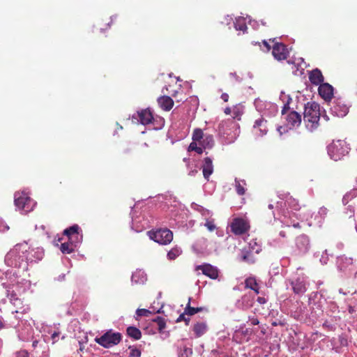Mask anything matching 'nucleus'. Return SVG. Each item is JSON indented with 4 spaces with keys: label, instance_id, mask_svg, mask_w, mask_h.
Masks as SVG:
<instances>
[{
    "label": "nucleus",
    "instance_id": "obj_11",
    "mask_svg": "<svg viewBox=\"0 0 357 357\" xmlns=\"http://www.w3.org/2000/svg\"><path fill=\"white\" fill-rule=\"evenodd\" d=\"M195 270L202 271L204 275L210 278L211 279L215 280L218 278V268L210 264L197 266Z\"/></svg>",
    "mask_w": 357,
    "mask_h": 357
},
{
    "label": "nucleus",
    "instance_id": "obj_15",
    "mask_svg": "<svg viewBox=\"0 0 357 357\" xmlns=\"http://www.w3.org/2000/svg\"><path fill=\"white\" fill-rule=\"evenodd\" d=\"M160 107L164 111H169L174 106V100L168 96H162L157 100Z\"/></svg>",
    "mask_w": 357,
    "mask_h": 357
},
{
    "label": "nucleus",
    "instance_id": "obj_26",
    "mask_svg": "<svg viewBox=\"0 0 357 357\" xmlns=\"http://www.w3.org/2000/svg\"><path fill=\"white\" fill-rule=\"evenodd\" d=\"M190 301L191 298H189L188 303L186 305V307H185V314H187L188 316H192L195 314L196 313L202 312L205 310V307H194L190 306Z\"/></svg>",
    "mask_w": 357,
    "mask_h": 357
},
{
    "label": "nucleus",
    "instance_id": "obj_23",
    "mask_svg": "<svg viewBox=\"0 0 357 357\" xmlns=\"http://www.w3.org/2000/svg\"><path fill=\"white\" fill-rule=\"evenodd\" d=\"M192 331L196 337H199L206 332L207 325L204 322H197L193 326Z\"/></svg>",
    "mask_w": 357,
    "mask_h": 357
},
{
    "label": "nucleus",
    "instance_id": "obj_9",
    "mask_svg": "<svg viewBox=\"0 0 357 357\" xmlns=\"http://www.w3.org/2000/svg\"><path fill=\"white\" fill-rule=\"evenodd\" d=\"M331 111L337 117H344L349 112V107L342 100L337 99L333 102Z\"/></svg>",
    "mask_w": 357,
    "mask_h": 357
},
{
    "label": "nucleus",
    "instance_id": "obj_1",
    "mask_svg": "<svg viewBox=\"0 0 357 357\" xmlns=\"http://www.w3.org/2000/svg\"><path fill=\"white\" fill-rule=\"evenodd\" d=\"M29 249V246L26 242L16 244L6 254L5 263L10 267H21L22 264L28 259L27 252Z\"/></svg>",
    "mask_w": 357,
    "mask_h": 357
},
{
    "label": "nucleus",
    "instance_id": "obj_35",
    "mask_svg": "<svg viewBox=\"0 0 357 357\" xmlns=\"http://www.w3.org/2000/svg\"><path fill=\"white\" fill-rule=\"evenodd\" d=\"M153 321L156 323L159 332H162L163 330L166 328V321L163 317H157Z\"/></svg>",
    "mask_w": 357,
    "mask_h": 357
},
{
    "label": "nucleus",
    "instance_id": "obj_32",
    "mask_svg": "<svg viewBox=\"0 0 357 357\" xmlns=\"http://www.w3.org/2000/svg\"><path fill=\"white\" fill-rule=\"evenodd\" d=\"M244 185H246L244 180L239 181L237 178L235 179V187L236 192L238 195H243L245 193V189Z\"/></svg>",
    "mask_w": 357,
    "mask_h": 357
},
{
    "label": "nucleus",
    "instance_id": "obj_24",
    "mask_svg": "<svg viewBox=\"0 0 357 357\" xmlns=\"http://www.w3.org/2000/svg\"><path fill=\"white\" fill-rule=\"evenodd\" d=\"M267 121L263 118L257 119L255 122L254 128L255 130H259L261 135H266L268 130L266 126Z\"/></svg>",
    "mask_w": 357,
    "mask_h": 357
},
{
    "label": "nucleus",
    "instance_id": "obj_55",
    "mask_svg": "<svg viewBox=\"0 0 357 357\" xmlns=\"http://www.w3.org/2000/svg\"><path fill=\"white\" fill-rule=\"evenodd\" d=\"M130 151V150L129 149H127L124 151V153H128Z\"/></svg>",
    "mask_w": 357,
    "mask_h": 357
},
{
    "label": "nucleus",
    "instance_id": "obj_30",
    "mask_svg": "<svg viewBox=\"0 0 357 357\" xmlns=\"http://www.w3.org/2000/svg\"><path fill=\"white\" fill-rule=\"evenodd\" d=\"M249 245L247 248L251 252L259 254L261 251V245L257 239H252L249 241Z\"/></svg>",
    "mask_w": 357,
    "mask_h": 357
},
{
    "label": "nucleus",
    "instance_id": "obj_18",
    "mask_svg": "<svg viewBox=\"0 0 357 357\" xmlns=\"http://www.w3.org/2000/svg\"><path fill=\"white\" fill-rule=\"evenodd\" d=\"M202 172L204 177L208 180L210 176L213 172V162L211 158L206 157L204 160V164L202 165Z\"/></svg>",
    "mask_w": 357,
    "mask_h": 357
},
{
    "label": "nucleus",
    "instance_id": "obj_21",
    "mask_svg": "<svg viewBox=\"0 0 357 357\" xmlns=\"http://www.w3.org/2000/svg\"><path fill=\"white\" fill-rule=\"evenodd\" d=\"M255 254L254 252L245 248L241 252V260L248 264H254L256 261Z\"/></svg>",
    "mask_w": 357,
    "mask_h": 357
},
{
    "label": "nucleus",
    "instance_id": "obj_25",
    "mask_svg": "<svg viewBox=\"0 0 357 357\" xmlns=\"http://www.w3.org/2000/svg\"><path fill=\"white\" fill-rule=\"evenodd\" d=\"M245 288L250 289L253 290L255 294H258L259 293V285L254 278H248L245 280Z\"/></svg>",
    "mask_w": 357,
    "mask_h": 357
},
{
    "label": "nucleus",
    "instance_id": "obj_17",
    "mask_svg": "<svg viewBox=\"0 0 357 357\" xmlns=\"http://www.w3.org/2000/svg\"><path fill=\"white\" fill-rule=\"evenodd\" d=\"M293 291L296 294H302L306 291V283L303 278H297L291 282Z\"/></svg>",
    "mask_w": 357,
    "mask_h": 357
},
{
    "label": "nucleus",
    "instance_id": "obj_47",
    "mask_svg": "<svg viewBox=\"0 0 357 357\" xmlns=\"http://www.w3.org/2000/svg\"><path fill=\"white\" fill-rule=\"evenodd\" d=\"M257 301L260 303V304H264L266 302V300L265 298L264 297H258L257 298Z\"/></svg>",
    "mask_w": 357,
    "mask_h": 357
},
{
    "label": "nucleus",
    "instance_id": "obj_27",
    "mask_svg": "<svg viewBox=\"0 0 357 357\" xmlns=\"http://www.w3.org/2000/svg\"><path fill=\"white\" fill-rule=\"evenodd\" d=\"M234 114L232 119H229L227 121H222L219 125V130L220 131L225 132V126H227L228 125L234 124V119H237L238 120H240L241 118L239 116L241 115L238 111L234 110Z\"/></svg>",
    "mask_w": 357,
    "mask_h": 357
},
{
    "label": "nucleus",
    "instance_id": "obj_2",
    "mask_svg": "<svg viewBox=\"0 0 357 357\" xmlns=\"http://www.w3.org/2000/svg\"><path fill=\"white\" fill-rule=\"evenodd\" d=\"M320 116V105L317 102H308L305 105L303 121L307 129L316 130L319 126Z\"/></svg>",
    "mask_w": 357,
    "mask_h": 357
},
{
    "label": "nucleus",
    "instance_id": "obj_53",
    "mask_svg": "<svg viewBox=\"0 0 357 357\" xmlns=\"http://www.w3.org/2000/svg\"><path fill=\"white\" fill-rule=\"evenodd\" d=\"M79 350L82 351L84 349V347H83L82 343L80 341H79Z\"/></svg>",
    "mask_w": 357,
    "mask_h": 357
},
{
    "label": "nucleus",
    "instance_id": "obj_6",
    "mask_svg": "<svg viewBox=\"0 0 357 357\" xmlns=\"http://www.w3.org/2000/svg\"><path fill=\"white\" fill-rule=\"evenodd\" d=\"M275 38L269 40L273 43L272 47V55L275 59L279 61L286 60L289 55V52L287 47V45L282 43H275Z\"/></svg>",
    "mask_w": 357,
    "mask_h": 357
},
{
    "label": "nucleus",
    "instance_id": "obj_14",
    "mask_svg": "<svg viewBox=\"0 0 357 357\" xmlns=\"http://www.w3.org/2000/svg\"><path fill=\"white\" fill-rule=\"evenodd\" d=\"M296 245L301 252H306L310 247L309 238L305 234L300 235L296 238Z\"/></svg>",
    "mask_w": 357,
    "mask_h": 357
},
{
    "label": "nucleus",
    "instance_id": "obj_7",
    "mask_svg": "<svg viewBox=\"0 0 357 357\" xmlns=\"http://www.w3.org/2000/svg\"><path fill=\"white\" fill-rule=\"evenodd\" d=\"M250 228L249 221L242 218H234L231 224V230L235 235L244 234Z\"/></svg>",
    "mask_w": 357,
    "mask_h": 357
},
{
    "label": "nucleus",
    "instance_id": "obj_37",
    "mask_svg": "<svg viewBox=\"0 0 357 357\" xmlns=\"http://www.w3.org/2000/svg\"><path fill=\"white\" fill-rule=\"evenodd\" d=\"M252 44L259 45V46L261 47V50L264 51V52H269L272 49L271 45L268 43V41H266L265 40H262L261 43L256 42L255 43H252Z\"/></svg>",
    "mask_w": 357,
    "mask_h": 357
},
{
    "label": "nucleus",
    "instance_id": "obj_22",
    "mask_svg": "<svg viewBox=\"0 0 357 357\" xmlns=\"http://www.w3.org/2000/svg\"><path fill=\"white\" fill-rule=\"evenodd\" d=\"M79 243L73 241H68V242H65L61 243L60 250L64 254H70L74 252L75 248L77 247V245Z\"/></svg>",
    "mask_w": 357,
    "mask_h": 357
},
{
    "label": "nucleus",
    "instance_id": "obj_56",
    "mask_svg": "<svg viewBox=\"0 0 357 357\" xmlns=\"http://www.w3.org/2000/svg\"><path fill=\"white\" fill-rule=\"evenodd\" d=\"M268 208H269L270 209H273V204H269V205H268Z\"/></svg>",
    "mask_w": 357,
    "mask_h": 357
},
{
    "label": "nucleus",
    "instance_id": "obj_34",
    "mask_svg": "<svg viewBox=\"0 0 357 357\" xmlns=\"http://www.w3.org/2000/svg\"><path fill=\"white\" fill-rule=\"evenodd\" d=\"M204 136L205 135H204L202 130L197 128L194 130L192 134V142H199V143H200Z\"/></svg>",
    "mask_w": 357,
    "mask_h": 357
},
{
    "label": "nucleus",
    "instance_id": "obj_36",
    "mask_svg": "<svg viewBox=\"0 0 357 357\" xmlns=\"http://www.w3.org/2000/svg\"><path fill=\"white\" fill-rule=\"evenodd\" d=\"M203 146H197V142H192L189 146H188V151H195V152H197L198 154H202L203 153Z\"/></svg>",
    "mask_w": 357,
    "mask_h": 357
},
{
    "label": "nucleus",
    "instance_id": "obj_20",
    "mask_svg": "<svg viewBox=\"0 0 357 357\" xmlns=\"http://www.w3.org/2000/svg\"><path fill=\"white\" fill-rule=\"evenodd\" d=\"M140 122L143 125H148L152 122L153 116L149 109H143L138 112Z\"/></svg>",
    "mask_w": 357,
    "mask_h": 357
},
{
    "label": "nucleus",
    "instance_id": "obj_10",
    "mask_svg": "<svg viewBox=\"0 0 357 357\" xmlns=\"http://www.w3.org/2000/svg\"><path fill=\"white\" fill-rule=\"evenodd\" d=\"M80 227L78 225H74L63 231V234L68 238V241H75L79 243L82 239V234L79 233Z\"/></svg>",
    "mask_w": 357,
    "mask_h": 357
},
{
    "label": "nucleus",
    "instance_id": "obj_41",
    "mask_svg": "<svg viewBox=\"0 0 357 357\" xmlns=\"http://www.w3.org/2000/svg\"><path fill=\"white\" fill-rule=\"evenodd\" d=\"M185 315H187V314H185V312L183 314H180L178 318L177 319V322L184 321L186 325H188L190 321V318H186Z\"/></svg>",
    "mask_w": 357,
    "mask_h": 357
},
{
    "label": "nucleus",
    "instance_id": "obj_19",
    "mask_svg": "<svg viewBox=\"0 0 357 357\" xmlns=\"http://www.w3.org/2000/svg\"><path fill=\"white\" fill-rule=\"evenodd\" d=\"M285 204L287 206L293 211H298L301 210L302 206L299 203V201L289 194L286 196Z\"/></svg>",
    "mask_w": 357,
    "mask_h": 357
},
{
    "label": "nucleus",
    "instance_id": "obj_48",
    "mask_svg": "<svg viewBox=\"0 0 357 357\" xmlns=\"http://www.w3.org/2000/svg\"><path fill=\"white\" fill-rule=\"evenodd\" d=\"M291 225L294 227V228H301V225L299 224V222H291Z\"/></svg>",
    "mask_w": 357,
    "mask_h": 357
},
{
    "label": "nucleus",
    "instance_id": "obj_39",
    "mask_svg": "<svg viewBox=\"0 0 357 357\" xmlns=\"http://www.w3.org/2000/svg\"><path fill=\"white\" fill-rule=\"evenodd\" d=\"M136 314L140 317H149L151 314V312L146 309H137Z\"/></svg>",
    "mask_w": 357,
    "mask_h": 357
},
{
    "label": "nucleus",
    "instance_id": "obj_57",
    "mask_svg": "<svg viewBox=\"0 0 357 357\" xmlns=\"http://www.w3.org/2000/svg\"><path fill=\"white\" fill-rule=\"evenodd\" d=\"M176 93H177V92H175L174 93H172V96H173L174 97H176Z\"/></svg>",
    "mask_w": 357,
    "mask_h": 357
},
{
    "label": "nucleus",
    "instance_id": "obj_54",
    "mask_svg": "<svg viewBox=\"0 0 357 357\" xmlns=\"http://www.w3.org/2000/svg\"><path fill=\"white\" fill-rule=\"evenodd\" d=\"M4 326L3 323L0 320V330Z\"/></svg>",
    "mask_w": 357,
    "mask_h": 357
},
{
    "label": "nucleus",
    "instance_id": "obj_50",
    "mask_svg": "<svg viewBox=\"0 0 357 357\" xmlns=\"http://www.w3.org/2000/svg\"><path fill=\"white\" fill-rule=\"evenodd\" d=\"M137 277V273H135L132 276V280L135 281V282H137V280H136V278Z\"/></svg>",
    "mask_w": 357,
    "mask_h": 357
},
{
    "label": "nucleus",
    "instance_id": "obj_51",
    "mask_svg": "<svg viewBox=\"0 0 357 357\" xmlns=\"http://www.w3.org/2000/svg\"><path fill=\"white\" fill-rule=\"evenodd\" d=\"M184 351L186 354V355H188V353L192 354L191 349L186 347L184 348Z\"/></svg>",
    "mask_w": 357,
    "mask_h": 357
},
{
    "label": "nucleus",
    "instance_id": "obj_16",
    "mask_svg": "<svg viewBox=\"0 0 357 357\" xmlns=\"http://www.w3.org/2000/svg\"><path fill=\"white\" fill-rule=\"evenodd\" d=\"M324 76L321 71L315 68L309 73V79L314 85H320L324 82Z\"/></svg>",
    "mask_w": 357,
    "mask_h": 357
},
{
    "label": "nucleus",
    "instance_id": "obj_46",
    "mask_svg": "<svg viewBox=\"0 0 357 357\" xmlns=\"http://www.w3.org/2000/svg\"><path fill=\"white\" fill-rule=\"evenodd\" d=\"M289 109V104H285L282 108V114L284 115L287 110Z\"/></svg>",
    "mask_w": 357,
    "mask_h": 357
},
{
    "label": "nucleus",
    "instance_id": "obj_52",
    "mask_svg": "<svg viewBox=\"0 0 357 357\" xmlns=\"http://www.w3.org/2000/svg\"><path fill=\"white\" fill-rule=\"evenodd\" d=\"M38 342L37 340L33 341V343H32V347H36L37 345H38Z\"/></svg>",
    "mask_w": 357,
    "mask_h": 357
},
{
    "label": "nucleus",
    "instance_id": "obj_8",
    "mask_svg": "<svg viewBox=\"0 0 357 357\" xmlns=\"http://www.w3.org/2000/svg\"><path fill=\"white\" fill-rule=\"evenodd\" d=\"M15 204L21 210L29 211L31 208V199L24 192H17L15 193Z\"/></svg>",
    "mask_w": 357,
    "mask_h": 357
},
{
    "label": "nucleus",
    "instance_id": "obj_40",
    "mask_svg": "<svg viewBox=\"0 0 357 357\" xmlns=\"http://www.w3.org/2000/svg\"><path fill=\"white\" fill-rule=\"evenodd\" d=\"M205 227L209 231H213L216 229V226L213 221L207 220L205 223Z\"/></svg>",
    "mask_w": 357,
    "mask_h": 357
},
{
    "label": "nucleus",
    "instance_id": "obj_42",
    "mask_svg": "<svg viewBox=\"0 0 357 357\" xmlns=\"http://www.w3.org/2000/svg\"><path fill=\"white\" fill-rule=\"evenodd\" d=\"M17 357H29V355L26 351L22 350L17 353Z\"/></svg>",
    "mask_w": 357,
    "mask_h": 357
},
{
    "label": "nucleus",
    "instance_id": "obj_38",
    "mask_svg": "<svg viewBox=\"0 0 357 357\" xmlns=\"http://www.w3.org/2000/svg\"><path fill=\"white\" fill-rule=\"evenodd\" d=\"M128 349L130 350V357H141V351L137 347L135 346H130Z\"/></svg>",
    "mask_w": 357,
    "mask_h": 357
},
{
    "label": "nucleus",
    "instance_id": "obj_31",
    "mask_svg": "<svg viewBox=\"0 0 357 357\" xmlns=\"http://www.w3.org/2000/svg\"><path fill=\"white\" fill-rule=\"evenodd\" d=\"M182 253L181 248L175 246L167 252V258L169 260H174Z\"/></svg>",
    "mask_w": 357,
    "mask_h": 357
},
{
    "label": "nucleus",
    "instance_id": "obj_49",
    "mask_svg": "<svg viewBox=\"0 0 357 357\" xmlns=\"http://www.w3.org/2000/svg\"><path fill=\"white\" fill-rule=\"evenodd\" d=\"M231 108H230V107H226V108L225 109V113L226 114H227V115H228V114H231Z\"/></svg>",
    "mask_w": 357,
    "mask_h": 357
},
{
    "label": "nucleus",
    "instance_id": "obj_13",
    "mask_svg": "<svg viewBox=\"0 0 357 357\" xmlns=\"http://www.w3.org/2000/svg\"><path fill=\"white\" fill-rule=\"evenodd\" d=\"M285 119L290 127H298L301 123V115L295 111L290 112Z\"/></svg>",
    "mask_w": 357,
    "mask_h": 357
},
{
    "label": "nucleus",
    "instance_id": "obj_12",
    "mask_svg": "<svg viewBox=\"0 0 357 357\" xmlns=\"http://www.w3.org/2000/svg\"><path fill=\"white\" fill-rule=\"evenodd\" d=\"M319 94L325 100H331L333 96V88L328 83H322L318 89Z\"/></svg>",
    "mask_w": 357,
    "mask_h": 357
},
{
    "label": "nucleus",
    "instance_id": "obj_43",
    "mask_svg": "<svg viewBox=\"0 0 357 357\" xmlns=\"http://www.w3.org/2000/svg\"><path fill=\"white\" fill-rule=\"evenodd\" d=\"M249 320L252 325H258L259 324V321L257 317H250Z\"/></svg>",
    "mask_w": 357,
    "mask_h": 357
},
{
    "label": "nucleus",
    "instance_id": "obj_3",
    "mask_svg": "<svg viewBox=\"0 0 357 357\" xmlns=\"http://www.w3.org/2000/svg\"><path fill=\"white\" fill-rule=\"evenodd\" d=\"M349 148L343 140L333 141L328 146V153L335 161L341 160L349 153Z\"/></svg>",
    "mask_w": 357,
    "mask_h": 357
},
{
    "label": "nucleus",
    "instance_id": "obj_5",
    "mask_svg": "<svg viewBox=\"0 0 357 357\" xmlns=\"http://www.w3.org/2000/svg\"><path fill=\"white\" fill-rule=\"evenodd\" d=\"M149 238L160 245H168L173 240V232L167 228L148 231Z\"/></svg>",
    "mask_w": 357,
    "mask_h": 357
},
{
    "label": "nucleus",
    "instance_id": "obj_28",
    "mask_svg": "<svg viewBox=\"0 0 357 357\" xmlns=\"http://www.w3.org/2000/svg\"><path fill=\"white\" fill-rule=\"evenodd\" d=\"M126 333L130 337H132L135 340H139L142 337L141 331L135 326L128 327L126 329Z\"/></svg>",
    "mask_w": 357,
    "mask_h": 357
},
{
    "label": "nucleus",
    "instance_id": "obj_4",
    "mask_svg": "<svg viewBox=\"0 0 357 357\" xmlns=\"http://www.w3.org/2000/svg\"><path fill=\"white\" fill-rule=\"evenodd\" d=\"M122 340V335L119 332H113L109 330L99 337H96L95 341L104 348H110L117 345Z\"/></svg>",
    "mask_w": 357,
    "mask_h": 357
},
{
    "label": "nucleus",
    "instance_id": "obj_29",
    "mask_svg": "<svg viewBox=\"0 0 357 357\" xmlns=\"http://www.w3.org/2000/svg\"><path fill=\"white\" fill-rule=\"evenodd\" d=\"M199 145L203 146L204 149H211L214 145V139L213 136L211 135H206L202 142L199 143Z\"/></svg>",
    "mask_w": 357,
    "mask_h": 357
},
{
    "label": "nucleus",
    "instance_id": "obj_45",
    "mask_svg": "<svg viewBox=\"0 0 357 357\" xmlns=\"http://www.w3.org/2000/svg\"><path fill=\"white\" fill-rule=\"evenodd\" d=\"M221 98L224 100V102H227L229 100V95L226 93H224L221 95Z\"/></svg>",
    "mask_w": 357,
    "mask_h": 357
},
{
    "label": "nucleus",
    "instance_id": "obj_33",
    "mask_svg": "<svg viewBox=\"0 0 357 357\" xmlns=\"http://www.w3.org/2000/svg\"><path fill=\"white\" fill-rule=\"evenodd\" d=\"M234 24L235 29L238 31H242L244 33L248 29V26L243 18L236 19Z\"/></svg>",
    "mask_w": 357,
    "mask_h": 357
},
{
    "label": "nucleus",
    "instance_id": "obj_44",
    "mask_svg": "<svg viewBox=\"0 0 357 357\" xmlns=\"http://www.w3.org/2000/svg\"><path fill=\"white\" fill-rule=\"evenodd\" d=\"M59 333L58 332H54L52 335H51V338L52 340H53V343L56 342L57 341V337H59Z\"/></svg>",
    "mask_w": 357,
    "mask_h": 357
}]
</instances>
